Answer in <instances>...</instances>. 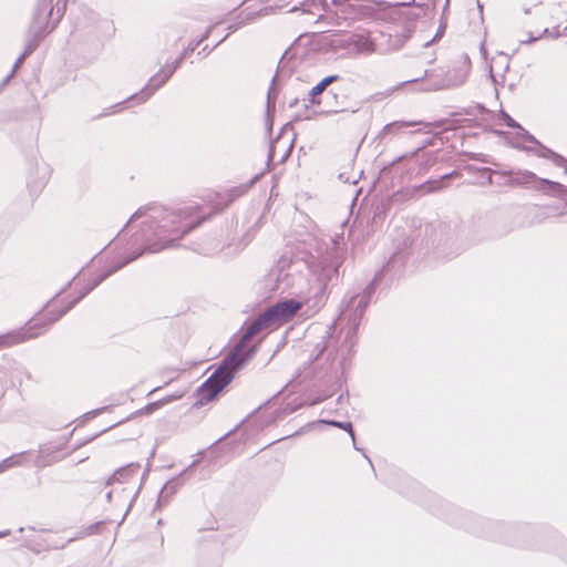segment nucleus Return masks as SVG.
I'll list each match as a JSON object with an SVG mask.
<instances>
[{
  "instance_id": "0eeeda50",
  "label": "nucleus",
  "mask_w": 567,
  "mask_h": 567,
  "mask_svg": "<svg viewBox=\"0 0 567 567\" xmlns=\"http://www.w3.org/2000/svg\"><path fill=\"white\" fill-rule=\"evenodd\" d=\"M272 1H274L272 4L265 6L264 8H261L260 10H258L256 12L248 13L246 16L245 20H241L240 22H238L236 24H230L228 27V30L236 31L240 27L245 25L247 21L254 20L256 17L267 16V14L274 12L275 10H279V9L289 7V4H290V2L285 1V0H272Z\"/></svg>"
},
{
  "instance_id": "4468645a",
  "label": "nucleus",
  "mask_w": 567,
  "mask_h": 567,
  "mask_svg": "<svg viewBox=\"0 0 567 567\" xmlns=\"http://www.w3.org/2000/svg\"><path fill=\"white\" fill-rule=\"evenodd\" d=\"M537 154L539 156H544V157H551L553 161L557 164V165H563V163L565 162V159L558 155V154H555L554 152H551L550 150L539 145V148L537 151Z\"/></svg>"
},
{
  "instance_id": "f3484780",
  "label": "nucleus",
  "mask_w": 567,
  "mask_h": 567,
  "mask_svg": "<svg viewBox=\"0 0 567 567\" xmlns=\"http://www.w3.org/2000/svg\"><path fill=\"white\" fill-rule=\"evenodd\" d=\"M326 423L346 430L347 432H349L352 441H355L352 424L350 422L326 421Z\"/></svg>"
},
{
  "instance_id": "b1692460",
  "label": "nucleus",
  "mask_w": 567,
  "mask_h": 567,
  "mask_svg": "<svg viewBox=\"0 0 567 567\" xmlns=\"http://www.w3.org/2000/svg\"><path fill=\"white\" fill-rule=\"evenodd\" d=\"M287 264L289 265V267H293L295 266V265L289 264L286 259L280 260L279 264H278V267L280 268V274L278 275V280L284 278L282 271H284V269H285Z\"/></svg>"
},
{
  "instance_id": "5701e85b",
  "label": "nucleus",
  "mask_w": 567,
  "mask_h": 567,
  "mask_svg": "<svg viewBox=\"0 0 567 567\" xmlns=\"http://www.w3.org/2000/svg\"><path fill=\"white\" fill-rule=\"evenodd\" d=\"M502 115L504 117L505 124L508 127H519V125L508 114H506L505 112H502Z\"/></svg>"
},
{
  "instance_id": "2f4dec72",
  "label": "nucleus",
  "mask_w": 567,
  "mask_h": 567,
  "mask_svg": "<svg viewBox=\"0 0 567 567\" xmlns=\"http://www.w3.org/2000/svg\"><path fill=\"white\" fill-rule=\"evenodd\" d=\"M527 140H529L530 142H533L535 144H538V142L532 135H528Z\"/></svg>"
},
{
  "instance_id": "6ab92c4d",
  "label": "nucleus",
  "mask_w": 567,
  "mask_h": 567,
  "mask_svg": "<svg viewBox=\"0 0 567 567\" xmlns=\"http://www.w3.org/2000/svg\"><path fill=\"white\" fill-rule=\"evenodd\" d=\"M40 11H43L45 13V18H48L51 14L52 8L50 7V0H40L38 13Z\"/></svg>"
},
{
  "instance_id": "423d86ee",
  "label": "nucleus",
  "mask_w": 567,
  "mask_h": 567,
  "mask_svg": "<svg viewBox=\"0 0 567 567\" xmlns=\"http://www.w3.org/2000/svg\"><path fill=\"white\" fill-rule=\"evenodd\" d=\"M44 316L33 318L24 328L0 336V349L18 344L41 334L44 331V326H42V318Z\"/></svg>"
},
{
  "instance_id": "39448f33",
  "label": "nucleus",
  "mask_w": 567,
  "mask_h": 567,
  "mask_svg": "<svg viewBox=\"0 0 567 567\" xmlns=\"http://www.w3.org/2000/svg\"><path fill=\"white\" fill-rule=\"evenodd\" d=\"M197 48L195 43H190L182 54L173 62L172 65L163 68L158 73L151 78L148 84L137 94L133 95L130 100L137 97L140 102L146 101L157 89H159L173 75L177 68H179L183 60L194 52Z\"/></svg>"
},
{
  "instance_id": "bb28decb",
  "label": "nucleus",
  "mask_w": 567,
  "mask_h": 567,
  "mask_svg": "<svg viewBox=\"0 0 567 567\" xmlns=\"http://www.w3.org/2000/svg\"><path fill=\"white\" fill-rule=\"evenodd\" d=\"M65 543H58V542H51L50 546L52 548H62L64 546Z\"/></svg>"
},
{
  "instance_id": "412c9836",
  "label": "nucleus",
  "mask_w": 567,
  "mask_h": 567,
  "mask_svg": "<svg viewBox=\"0 0 567 567\" xmlns=\"http://www.w3.org/2000/svg\"><path fill=\"white\" fill-rule=\"evenodd\" d=\"M29 55V51H24L19 58L18 60L16 61L13 68H12V71L11 73L6 78L4 82L9 81V79L13 75V73L16 72V70L20 66V64L23 62V60L25 59V56Z\"/></svg>"
},
{
  "instance_id": "4be33fe9",
  "label": "nucleus",
  "mask_w": 567,
  "mask_h": 567,
  "mask_svg": "<svg viewBox=\"0 0 567 567\" xmlns=\"http://www.w3.org/2000/svg\"><path fill=\"white\" fill-rule=\"evenodd\" d=\"M453 83L450 81V80H445V79H441V80H437L435 81L431 89L432 90H441V89H445V87H449L451 86Z\"/></svg>"
},
{
  "instance_id": "2eb2a0df",
  "label": "nucleus",
  "mask_w": 567,
  "mask_h": 567,
  "mask_svg": "<svg viewBox=\"0 0 567 567\" xmlns=\"http://www.w3.org/2000/svg\"><path fill=\"white\" fill-rule=\"evenodd\" d=\"M21 458H22V455L19 454V455H12V456L3 460L2 462H0V473L19 464Z\"/></svg>"
},
{
  "instance_id": "393cba45",
  "label": "nucleus",
  "mask_w": 567,
  "mask_h": 567,
  "mask_svg": "<svg viewBox=\"0 0 567 567\" xmlns=\"http://www.w3.org/2000/svg\"><path fill=\"white\" fill-rule=\"evenodd\" d=\"M212 29H213V27H209V28L206 30V32H205V33H202V37H200V38L198 39V41L195 43L197 47H198L203 41H205V40L209 37V34H210V32H212Z\"/></svg>"
},
{
  "instance_id": "a211bd4d",
  "label": "nucleus",
  "mask_w": 567,
  "mask_h": 567,
  "mask_svg": "<svg viewBox=\"0 0 567 567\" xmlns=\"http://www.w3.org/2000/svg\"><path fill=\"white\" fill-rule=\"evenodd\" d=\"M298 10H301L302 12H310V6H309L308 1L302 0V1L298 2L297 4H293L289 8L288 11L295 12Z\"/></svg>"
},
{
  "instance_id": "aec40b11",
  "label": "nucleus",
  "mask_w": 567,
  "mask_h": 567,
  "mask_svg": "<svg viewBox=\"0 0 567 567\" xmlns=\"http://www.w3.org/2000/svg\"><path fill=\"white\" fill-rule=\"evenodd\" d=\"M540 184L549 186L554 192H558V190H566L567 192V188L564 187L561 184L555 183V182H550L548 179H540Z\"/></svg>"
},
{
  "instance_id": "72a5a7b5",
  "label": "nucleus",
  "mask_w": 567,
  "mask_h": 567,
  "mask_svg": "<svg viewBox=\"0 0 567 567\" xmlns=\"http://www.w3.org/2000/svg\"><path fill=\"white\" fill-rule=\"evenodd\" d=\"M112 498V492L110 491L107 494H106V499L110 502Z\"/></svg>"
},
{
  "instance_id": "6e6552de",
  "label": "nucleus",
  "mask_w": 567,
  "mask_h": 567,
  "mask_svg": "<svg viewBox=\"0 0 567 567\" xmlns=\"http://www.w3.org/2000/svg\"><path fill=\"white\" fill-rule=\"evenodd\" d=\"M141 465L138 463H131L114 472V474L106 481V485L115 482L127 483L135 477L140 472Z\"/></svg>"
},
{
  "instance_id": "cd10ccee",
  "label": "nucleus",
  "mask_w": 567,
  "mask_h": 567,
  "mask_svg": "<svg viewBox=\"0 0 567 567\" xmlns=\"http://www.w3.org/2000/svg\"><path fill=\"white\" fill-rule=\"evenodd\" d=\"M539 38H540V37H537V38H535V37H530V38H528V40L523 41V43H527V44H529V43L535 42V41H536V40H538Z\"/></svg>"
},
{
  "instance_id": "a878e982",
  "label": "nucleus",
  "mask_w": 567,
  "mask_h": 567,
  "mask_svg": "<svg viewBox=\"0 0 567 567\" xmlns=\"http://www.w3.org/2000/svg\"><path fill=\"white\" fill-rule=\"evenodd\" d=\"M524 177L526 178V182L536 179V175L532 172H525Z\"/></svg>"
},
{
  "instance_id": "9b49d317",
  "label": "nucleus",
  "mask_w": 567,
  "mask_h": 567,
  "mask_svg": "<svg viewBox=\"0 0 567 567\" xmlns=\"http://www.w3.org/2000/svg\"><path fill=\"white\" fill-rule=\"evenodd\" d=\"M416 125H422L424 127L432 126L431 123H426V122H423V121H414V122L395 121V122L386 124L383 127L381 134L382 135H388V134H392V133H401L405 127L416 126Z\"/></svg>"
},
{
  "instance_id": "c9c22d12",
  "label": "nucleus",
  "mask_w": 567,
  "mask_h": 567,
  "mask_svg": "<svg viewBox=\"0 0 567 567\" xmlns=\"http://www.w3.org/2000/svg\"><path fill=\"white\" fill-rule=\"evenodd\" d=\"M416 81H417V79H413V80L406 81V83L416 82Z\"/></svg>"
},
{
  "instance_id": "f8f14e48",
  "label": "nucleus",
  "mask_w": 567,
  "mask_h": 567,
  "mask_svg": "<svg viewBox=\"0 0 567 567\" xmlns=\"http://www.w3.org/2000/svg\"><path fill=\"white\" fill-rule=\"evenodd\" d=\"M338 79H339L338 75H329V76L322 79L317 85H315L311 89V91L309 93V95H310L309 102L311 104H319V101L316 100L317 95L321 94L327 89L328 85H330Z\"/></svg>"
},
{
  "instance_id": "c756f323",
  "label": "nucleus",
  "mask_w": 567,
  "mask_h": 567,
  "mask_svg": "<svg viewBox=\"0 0 567 567\" xmlns=\"http://www.w3.org/2000/svg\"><path fill=\"white\" fill-rule=\"evenodd\" d=\"M311 117H312V115L309 114V113H307L305 115H298V118H300V120H302V118H311Z\"/></svg>"
},
{
  "instance_id": "ddd939ff",
  "label": "nucleus",
  "mask_w": 567,
  "mask_h": 567,
  "mask_svg": "<svg viewBox=\"0 0 567 567\" xmlns=\"http://www.w3.org/2000/svg\"><path fill=\"white\" fill-rule=\"evenodd\" d=\"M454 175V173L452 174H446L444 176H442L441 178L439 179H433V181H427L425 182L421 188L425 190V193H432V192H436V190H440L442 189L443 187H445L444 185V182L446 179H450L452 176Z\"/></svg>"
},
{
  "instance_id": "e433bc0d",
  "label": "nucleus",
  "mask_w": 567,
  "mask_h": 567,
  "mask_svg": "<svg viewBox=\"0 0 567 567\" xmlns=\"http://www.w3.org/2000/svg\"><path fill=\"white\" fill-rule=\"evenodd\" d=\"M121 104H122V103H120V105H121ZM117 106H118V104L113 105V106H112V109H113V110H115Z\"/></svg>"
},
{
  "instance_id": "dca6fc26",
  "label": "nucleus",
  "mask_w": 567,
  "mask_h": 567,
  "mask_svg": "<svg viewBox=\"0 0 567 567\" xmlns=\"http://www.w3.org/2000/svg\"><path fill=\"white\" fill-rule=\"evenodd\" d=\"M179 396H167L165 399H162V400H158L156 402H153V403H150L148 405L145 406V410H146V413H152L154 412L155 410L159 409L161 406H163L164 404L175 400V399H178Z\"/></svg>"
},
{
  "instance_id": "7c9ffc66",
  "label": "nucleus",
  "mask_w": 567,
  "mask_h": 567,
  "mask_svg": "<svg viewBox=\"0 0 567 567\" xmlns=\"http://www.w3.org/2000/svg\"><path fill=\"white\" fill-rule=\"evenodd\" d=\"M10 535V530L0 532V537H6Z\"/></svg>"
},
{
  "instance_id": "1a4fd4ad",
  "label": "nucleus",
  "mask_w": 567,
  "mask_h": 567,
  "mask_svg": "<svg viewBox=\"0 0 567 567\" xmlns=\"http://www.w3.org/2000/svg\"><path fill=\"white\" fill-rule=\"evenodd\" d=\"M286 59H287V52L282 55L281 60L279 61L277 73L272 78L271 85H270V87L268 90V94H267V107H268V110L270 107H275L276 96L278 94V90H277L276 85H277V82L279 81V79L281 78V75L286 72L285 71V69H286Z\"/></svg>"
},
{
  "instance_id": "f704fd0d",
  "label": "nucleus",
  "mask_w": 567,
  "mask_h": 567,
  "mask_svg": "<svg viewBox=\"0 0 567 567\" xmlns=\"http://www.w3.org/2000/svg\"><path fill=\"white\" fill-rule=\"evenodd\" d=\"M298 100L296 99L293 102L289 104L290 107L295 106L297 104Z\"/></svg>"
},
{
  "instance_id": "20e7f679",
  "label": "nucleus",
  "mask_w": 567,
  "mask_h": 567,
  "mask_svg": "<svg viewBox=\"0 0 567 567\" xmlns=\"http://www.w3.org/2000/svg\"><path fill=\"white\" fill-rule=\"evenodd\" d=\"M375 281L377 278L365 287L362 293L351 296L347 301L346 308L341 311V319L347 320L353 331L358 328L371 297L375 291Z\"/></svg>"
},
{
  "instance_id": "7ed1b4c3",
  "label": "nucleus",
  "mask_w": 567,
  "mask_h": 567,
  "mask_svg": "<svg viewBox=\"0 0 567 567\" xmlns=\"http://www.w3.org/2000/svg\"><path fill=\"white\" fill-rule=\"evenodd\" d=\"M332 45L346 50L351 55H370L377 50L374 40L365 30L339 35L332 41Z\"/></svg>"
},
{
  "instance_id": "f03ea898",
  "label": "nucleus",
  "mask_w": 567,
  "mask_h": 567,
  "mask_svg": "<svg viewBox=\"0 0 567 567\" xmlns=\"http://www.w3.org/2000/svg\"><path fill=\"white\" fill-rule=\"evenodd\" d=\"M193 206L184 210H168L158 206L140 208L127 224L137 218L145 217L142 229V238L146 243L145 250L157 252L173 247L176 240L183 238L192 229L200 225L202 219L187 221L193 214Z\"/></svg>"
},
{
  "instance_id": "f257e3e1",
  "label": "nucleus",
  "mask_w": 567,
  "mask_h": 567,
  "mask_svg": "<svg viewBox=\"0 0 567 567\" xmlns=\"http://www.w3.org/2000/svg\"><path fill=\"white\" fill-rule=\"evenodd\" d=\"M301 302L289 299L277 302L259 315L246 329L233 351L226 355L214 373L197 389L196 404L205 405L231 382L235 373L252 357L255 348H248L247 342L258 332L267 328L278 327L288 322L301 308Z\"/></svg>"
},
{
  "instance_id": "9d476101",
  "label": "nucleus",
  "mask_w": 567,
  "mask_h": 567,
  "mask_svg": "<svg viewBox=\"0 0 567 567\" xmlns=\"http://www.w3.org/2000/svg\"><path fill=\"white\" fill-rule=\"evenodd\" d=\"M103 278H101L100 280L95 281L91 287H89L87 289H85L82 293H80L75 299H73L71 302H69L65 307H63V309L56 311V312H53V307L54 305L53 303H49L48 305V311L47 313L48 315H51L50 319H49V322L48 324H51L53 322H55L56 320H59L66 311H69L79 300H81L86 293H89L90 290H92L95 286H97L101 280Z\"/></svg>"
},
{
  "instance_id": "473e14b6",
  "label": "nucleus",
  "mask_w": 567,
  "mask_h": 567,
  "mask_svg": "<svg viewBox=\"0 0 567 567\" xmlns=\"http://www.w3.org/2000/svg\"><path fill=\"white\" fill-rule=\"evenodd\" d=\"M433 75V72L425 71L424 78H431Z\"/></svg>"
},
{
  "instance_id": "c85d7f7f",
  "label": "nucleus",
  "mask_w": 567,
  "mask_h": 567,
  "mask_svg": "<svg viewBox=\"0 0 567 567\" xmlns=\"http://www.w3.org/2000/svg\"><path fill=\"white\" fill-rule=\"evenodd\" d=\"M35 44H28L24 51H29V54L34 50Z\"/></svg>"
}]
</instances>
